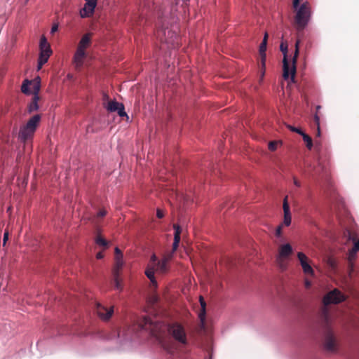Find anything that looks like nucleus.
Returning <instances> with one entry per match:
<instances>
[{
	"mask_svg": "<svg viewBox=\"0 0 359 359\" xmlns=\"http://www.w3.org/2000/svg\"><path fill=\"white\" fill-rule=\"evenodd\" d=\"M121 104V103H119L115 100H111L108 102L107 106H105V108L108 111L114 112L116 111Z\"/></svg>",
	"mask_w": 359,
	"mask_h": 359,
	"instance_id": "nucleus-23",
	"label": "nucleus"
},
{
	"mask_svg": "<svg viewBox=\"0 0 359 359\" xmlns=\"http://www.w3.org/2000/svg\"><path fill=\"white\" fill-rule=\"evenodd\" d=\"M297 258L299 260L304 273L307 275L313 276L314 271L309 264L308 257L304 253L299 252L297 253Z\"/></svg>",
	"mask_w": 359,
	"mask_h": 359,
	"instance_id": "nucleus-13",
	"label": "nucleus"
},
{
	"mask_svg": "<svg viewBox=\"0 0 359 359\" xmlns=\"http://www.w3.org/2000/svg\"><path fill=\"white\" fill-rule=\"evenodd\" d=\"M155 271L160 273H165L168 271V263L164 262L162 260L158 262L155 267Z\"/></svg>",
	"mask_w": 359,
	"mask_h": 359,
	"instance_id": "nucleus-22",
	"label": "nucleus"
},
{
	"mask_svg": "<svg viewBox=\"0 0 359 359\" xmlns=\"http://www.w3.org/2000/svg\"><path fill=\"white\" fill-rule=\"evenodd\" d=\"M44 64H42L41 62H40L39 60H38V65H37V69L38 70L41 69L43 67Z\"/></svg>",
	"mask_w": 359,
	"mask_h": 359,
	"instance_id": "nucleus-45",
	"label": "nucleus"
},
{
	"mask_svg": "<svg viewBox=\"0 0 359 359\" xmlns=\"http://www.w3.org/2000/svg\"><path fill=\"white\" fill-rule=\"evenodd\" d=\"M173 229L175 230V233H178V235H181L182 229H181V227L178 224H175L173 225Z\"/></svg>",
	"mask_w": 359,
	"mask_h": 359,
	"instance_id": "nucleus-36",
	"label": "nucleus"
},
{
	"mask_svg": "<svg viewBox=\"0 0 359 359\" xmlns=\"http://www.w3.org/2000/svg\"><path fill=\"white\" fill-rule=\"evenodd\" d=\"M41 120V116L39 114L33 116L27 123L23 126L19 133V137L23 142L31 139L36 131L37 126Z\"/></svg>",
	"mask_w": 359,
	"mask_h": 359,
	"instance_id": "nucleus-6",
	"label": "nucleus"
},
{
	"mask_svg": "<svg viewBox=\"0 0 359 359\" xmlns=\"http://www.w3.org/2000/svg\"><path fill=\"white\" fill-rule=\"evenodd\" d=\"M287 128H288L291 131H292V132H295V133H298V134H299V135H302V133H304V132H303V131H302V130H301V129L293 127V126H290V125H289V126H287Z\"/></svg>",
	"mask_w": 359,
	"mask_h": 359,
	"instance_id": "nucleus-35",
	"label": "nucleus"
},
{
	"mask_svg": "<svg viewBox=\"0 0 359 359\" xmlns=\"http://www.w3.org/2000/svg\"><path fill=\"white\" fill-rule=\"evenodd\" d=\"M200 304H201V311L199 313L198 316H199V318L201 319V322H203L205 318L206 303L202 296L200 297Z\"/></svg>",
	"mask_w": 359,
	"mask_h": 359,
	"instance_id": "nucleus-24",
	"label": "nucleus"
},
{
	"mask_svg": "<svg viewBox=\"0 0 359 359\" xmlns=\"http://www.w3.org/2000/svg\"><path fill=\"white\" fill-rule=\"evenodd\" d=\"M29 0H25V4H27Z\"/></svg>",
	"mask_w": 359,
	"mask_h": 359,
	"instance_id": "nucleus-50",
	"label": "nucleus"
},
{
	"mask_svg": "<svg viewBox=\"0 0 359 359\" xmlns=\"http://www.w3.org/2000/svg\"><path fill=\"white\" fill-rule=\"evenodd\" d=\"M8 232H5L4 234V245H5L6 241L8 240Z\"/></svg>",
	"mask_w": 359,
	"mask_h": 359,
	"instance_id": "nucleus-43",
	"label": "nucleus"
},
{
	"mask_svg": "<svg viewBox=\"0 0 359 359\" xmlns=\"http://www.w3.org/2000/svg\"><path fill=\"white\" fill-rule=\"evenodd\" d=\"M108 97H108V95H107V94H104V99H106V100H107V99H108Z\"/></svg>",
	"mask_w": 359,
	"mask_h": 359,
	"instance_id": "nucleus-49",
	"label": "nucleus"
},
{
	"mask_svg": "<svg viewBox=\"0 0 359 359\" xmlns=\"http://www.w3.org/2000/svg\"><path fill=\"white\" fill-rule=\"evenodd\" d=\"M294 26L297 32H302L309 24L311 17V8L309 2H304L294 9Z\"/></svg>",
	"mask_w": 359,
	"mask_h": 359,
	"instance_id": "nucleus-4",
	"label": "nucleus"
},
{
	"mask_svg": "<svg viewBox=\"0 0 359 359\" xmlns=\"http://www.w3.org/2000/svg\"><path fill=\"white\" fill-rule=\"evenodd\" d=\"M299 43H300V41L297 40V41L295 43V51L294 53V56L292 57V64L291 66L290 65L288 60H287V45L283 43H281L280 46V50L284 55V57L283 60V76L285 79H288L290 76L292 82H294V77H295V74H296V62H297V57H298L299 53Z\"/></svg>",
	"mask_w": 359,
	"mask_h": 359,
	"instance_id": "nucleus-3",
	"label": "nucleus"
},
{
	"mask_svg": "<svg viewBox=\"0 0 359 359\" xmlns=\"http://www.w3.org/2000/svg\"><path fill=\"white\" fill-rule=\"evenodd\" d=\"M320 108H321V107L320 105H318L316 107V113L313 116V124L316 127V135L318 136L320 135V117L318 115V112Z\"/></svg>",
	"mask_w": 359,
	"mask_h": 359,
	"instance_id": "nucleus-21",
	"label": "nucleus"
},
{
	"mask_svg": "<svg viewBox=\"0 0 359 359\" xmlns=\"http://www.w3.org/2000/svg\"><path fill=\"white\" fill-rule=\"evenodd\" d=\"M158 261L159 260H158L157 257L155 255H152L145 271L146 276L150 280L152 286L154 287H157V282L155 279L154 273L156 265Z\"/></svg>",
	"mask_w": 359,
	"mask_h": 359,
	"instance_id": "nucleus-11",
	"label": "nucleus"
},
{
	"mask_svg": "<svg viewBox=\"0 0 359 359\" xmlns=\"http://www.w3.org/2000/svg\"><path fill=\"white\" fill-rule=\"evenodd\" d=\"M156 216L158 218H163L164 217V213L161 210L158 209L156 212Z\"/></svg>",
	"mask_w": 359,
	"mask_h": 359,
	"instance_id": "nucleus-40",
	"label": "nucleus"
},
{
	"mask_svg": "<svg viewBox=\"0 0 359 359\" xmlns=\"http://www.w3.org/2000/svg\"><path fill=\"white\" fill-rule=\"evenodd\" d=\"M137 330H147L150 334L156 338L161 346L166 351H170V346L165 341L161 336L160 323L153 322L150 318L144 316L137 320Z\"/></svg>",
	"mask_w": 359,
	"mask_h": 359,
	"instance_id": "nucleus-2",
	"label": "nucleus"
},
{
	"mask_svg": "<svg viewBox=\"0 0 359 359\" xmlns=\"http://www.w3.org/2000/svg\"><path fill=\"white\" fill-rule=\"evenodd\" d=\"M267 39H268V34L265 33L264 39L262 40V42H265V43H267Z\"/></svg>",
	"mask_w": 359,
	"mask_h": 359,
	"instance_id": "nucleus-46",
	"label": "nucleus"
},
{
	"mask_svg": "<svg viewBox=\"0 0 359 359\" xmlns=\"http://www.w3.org/2000/svg\"><path fill=\"white\" fill-rule=\"evenodd\" d=\"M95 311L100 319L102 320H108L114 313V309L113 307L107 308L100 303H97Z\"/></svg>",
	"mask_w": 359,
	"mask_h": 359,
	"instance_id": "nucleus-12",
	"label": "nucleus"
},
{
	"mask_svg": "<svg viewBox=\"0 0 359 359\" xmlns=\"http://www.w3.org/2000/svg\"><path fill=\"white\" fill-rule=\"evenodd\" d=\"M283 224H280L278 225L276 229V236L277 237H280L282 236V229L283 227Z\"/></svg>",
	"mask_w": 359,
	"mask_h": 359,
	"instance_id": "nucleus-34",
	"label": "nucleus"
},
{
	"mask_svg": "<svg viewBox=\"0 0 359 359\" xmlns=\"http://www.w3.org/2000/svg\"><path fill=\"white\" fill-rule=\"evenodd\" d=\"M168 333L179 343L182 344H187V333L184 327L178 323H173L168 325Z\"/></svg>",
	"mask_w": 359,
	"mask_h": 359,
	"instance_id": "nucleus-7",
	"label": "nucleus"
},
{
	"mask_svg": "<svg viewBox=\"0 0 359 359\" xmlns=\"http://www.w3.org/2000/svg\"><path fill=\"white\" fill-rule=\"evenodd\" d=\"M91 43V34L87 33L85 34L81 39L80 40L77 49H80L81 50L86 51V48L90 46Z\"/></svg>",
	"mask_w": 359,
	"mask_h": 359,
	"instance_id": "nucleus-18",
	"label": "nucleus"
},
{
	"mask_svg": "<svg viewBox=\"0 0 359 359\" xmlns=\"http://www.w3.org/2000/svg\"><path fill=\"white\" fill-rule=\"evenodd\" d=\"M174 252H173L172 250V252H167L166 254H165L163 255V257L162 258L161 260L165 263H168L172 258V255H173Z\"/></svg>",
	"mask_w": 359,
	"mask_h": 359,
	"instance_id": "nucleus-32",
	"label": "nucleus"
},
{
	"mask_svg": "<svg viewBox=\"0 0 359 359\" xmlns=\"http://www.w3.org/2000/svg\"><path fill=\"white\" fill-rule=\"evenodd\" d=\"M21 90L25 94L32 93L34 95H39L40 90V79H37L33 81L25 80L21 87Z\"/></svg>",
	"mask_w": 359,
	"mask_h": 359,
	"instance_id": "nucleus-10",
	"label": "nucleus"
},
{
	"mask_svg": "<svg viewBox=\"0 0 359 359\" xmlns=\"http://www.w3.org/2000/svg\"><path fill=\"white\" fill-rule=\"evenodd\" d=\"M293 182H294V184L298 187H301V183L296 178V177H293Z\"/></svg>",
	"mask_w": 359,
	"mask_h": 359,
	"instance_id": "nucleus-41",
	"label": "nucleus"
},
{
	"mask_svg": "<svg viewBox=\"0 0 359 359\" xmlns=\"http://www.w3.org/2000/svg\"><path fill=\"white\" fill-rule=\"evenodd\" d=\"M95 242L98 245L102 246L104 248L108 247V242L101 236H97L95 239Z\"/></svg>",
	"mask_w": 359,
	"mask_h": 359,
	"instance_id": "nucleus-28",
	"label": "nucleus"
},
{
	"mask_svg": "<svg viewBox=\"0 0 359 359\" xmlns=\"http://www.w3.org/2000/svg\"><path fill=\"white\" fill-rule=\"evenodd\" d=\"M96 6V2H86L84 7L80 11L81 17L84 18L93 15Z\"/></svg>",
	"mask_w": 359,
	"mask_h": 359,
	"instance_id": "nucleus-16",
	"label": "nucleus"
},
{
	"mask_svg": "<svg viewBox=\"0 0 359 359\" xmlns=\"http://www.w3.org/2000/svg\"><path fill=\"white\" fill-rule=\"evenodd\" d=\"M58 29V25L57 24H55L53 25L52 28H51V33H54L55 32H57Z\"/></svg>",
	"mask_w": 359,
	"mask_h": 359,
	"instance_id": "nucleus-42",
	"label": "nucleus"
},
{
	"mask_svg": "<svg viewBox=\"0 0 359 359\" xmlns=\"http://www.w3.org/2000/svg\"><path fill=\"white\" fill-rule=\"evenodd\" d=\"M344 236L347 237V240L353 243V246L348 250V267L349 271V275L351 276V273L353 271V261L356 257V254L359 251V238H358L357 233L346 229L344 232Z\"/></svg>",
	"mask_w": 359,
	"mask_h": 359,
	"instance_id": "nucleus-5",
	"label": "nucleus"
},
{
	"mask_svg": "<svg viewBox=\"0 0 359 359\" xmlns=\"http://www.w3.org/2000/svg\"><path fill=\"white\" fill-rule=\"evenodd\" d=\"M266 43L262 42L259 46V64H260V81H262L265 74L266 68Z\"/></svg>",
	"mask_w": 359,
	"mask_h": 359,
	"instance_id": "nucleus-14",
	"label": "nucleus"
},
{
	"mask_svg": "<svg viewBox=\"0 0 359 359\" xmlns=\"http://www.w3.org/2000/svg\"><path fill=\"white\" fill-rule=\"evenodd\" d=\"M39 47H40V53H52V51L50 50V44L48 43L46 38L44 36H43L41 38Z\"/></svg>",
	"mask_w": 359,
	"mask_h": 359,
	"instance_id": "nucleus-19",
	"label": "nucleus"
},
{
	"mask_svg": "<svg viewBox=\"0 0 359 359\" xmlns=\"http://www.w3.org/2000/svg\"><path fill=\"white\" fill-rule=\"evenodd\" d=\"M39 100V95L33 96L32 101L29 105V111L32 112L39 109L38 101Z\"/></svg>",
	"mask_w": 359,
	"mask_h": 359,
	"instance_id": "nucleus-25",
	"label": "nucleus"
},
{
	"mask_svg": "<svg viewBox=\"0 0 359 359\" xmlns=\"http://www.w3.org/2000/svg\"><path fill=\"white\" fill-rule=\"evenodd\" d=\"M103 257H104V255H103L102 252H99L96 255V258L98 259L103 258Z\"/></svg>",
	"mask_w": 359,
	"mask_h": 359,
	"instance_id": "nucleus-44",
	"label": "nucleus"
},
{
	"mask_svg": "<svg viewBox=\"0 0 359 359\" xmlns=\"http://www.w3.org/2000/svg\"><path fill=\"white\" fill-rule=\"evenodd\" d=\"M345 295L338 289H334L329 292L323 299L324 306L322 309L321 315L325 324L323 344L325 350L330 352H335L337 349V344L335 337L330 327V313L327 306L331 304H339L345 301Z\"/></svg>",
	"mask_w": 359,
	"mask_h": 359,
	"instance_id": "nucleus-1",
	"label": "nucleus"
},
{
	"mask_svg": "<svg viewBox=\"0 0 359 359\" xmlns=\"http://www.w3.org/2000/svg\"><path fill=\"white\" fill-rule=\"evenodd\" d=\"M299 3H300V0H293V2H292L293 8L297 9V7H299L300 6Z\"/></svg>",
	"mask_w": 359,
	"mask_h": 359,
	"instance_id": "nucleus-39",
	"label": "nucleus"
},
{
	"mask_svg": "<svg viewBox=\"0 0 359 359\" xmlns=\"http://www.w3.org/2000/svg\"><path fill=\"white\" fill-rule=\"evenodd\" d=\"M120 273H113L114 286L117 290L122 289L121 280L119 278Z\"/></svg>",
	"mask_w": 359,
	"mask_h": 359,
	"instance_id": "nucleus-26",
	"label": "nucleus"
},
{
	"mask_svg": "<svg viewBox=\"0 0 359 359\" xmlns=\"http://www.w3.org/2000/svg\"><path fill=\"white\" fill-rule=\"evenodd\" d=\"M50 54L51 53H40L39 60L41 62L42 64L46 63Z\"/></svg>",
	"mask_w": 359,
	"mask_h": 359,
	"instance_id": "nucleus-31",
	"label": "nucleus"
},
{
	"mask_svg": "<svg viewBox=\"0 0 359 359\" xmlns=\"http://www.w3.org/2000/svg\"><path fill=\"white\" fill-rule=\"evenodd\" d=\"M123 257V253L118 247H116L115 248V257Z\"/></svg>",
	"mask_w": 359,
	"mask_h": 359,
	"instance_id": "nucleus-37",
	"label": "nucleus"
},
{
	"mask_svg": "<svg viewBox=\"0 0 359 359\" xmlns=\"http://www.w3.org/2000/svg\"><path fill=\"white\" fill-rule=\"evenodd\" d=\"M180 242V235H178V233H174V241L172 243V251L175 252L179 247V244Z\"/></svg>",
	"mask_w": 359,
	"mask_h": 359,
	"instance_id": "nucleus-29",
	"label": "nucleus"
},
{
	"mask_svg": "<svg viewBox=\"0 0 359 359\" xmlns=\"http://www.w3.org/2000/svg\"><path fill=\"white\" fill-rule=\"evenodd\" d=\"M305 285L307 288H309L311 286V282L308 280L305 281Z\"/></svg>",
	"mask_w": 359,
	"mask_h": 359,
	"instance_id": "nucleus-47",
	"label": "nucleus"
},
{
	"mask_svg": "<svg viewBox=\"0 0 359 359\" xmlns=\"http://www.w3.org/2000/svg\"><path fill=\"white\" fill-rule=\"evenodd\" d=\"M86 2H96L97 3V0H85Z\"/></svg>",
	"mask_w": 359,
	"mask_h": 359,
	"instance_id": "nucleus-48",
	"label": "nucleus"
},
{
	"mask_svg": "<svg viewBox=\"0 0 359 359\" xmlns=\"http://www.w3.org/2000/svg\"><path fill=\"white\" fill-rule=\"evenodd\" d=\"M293 252L290 244L286 243L280 245L278 248V255L276 262L282 270H285L287 267L285 260L292 255Z\"/></svg>",
	"mask_w": 359,
	"mask_h": 359,
	"instance_id": "nucleus-9",
	"label": "nucleus"
},
{
	"mask_svg": "<svg viewBox=\"0 0 359 359\" xmlns=\"http://www.w3.org/2000/svg\"><path fill=\"white\" fill-rule=\"evenodd\" d=\"M115 263L113 269V273H120L123 266V257H114Z\"/></svg>",
	"mask_w": 359,
	"mask_h": 359,
	"instance_id": "nucleus-20",
	"label": "nucleus"
},
{
	"mask_svg": "<svg viewBox=\"0 0 359 359\" xmlns=\"http://www.w3.org/2000/svg\"><path fill=\"white\" fill-rule=\"evenodd\" d=\"M283 212H284V217H283V222L281 223L285 226H288L291 224V212L290 210V205L287 202V196H285L283 200Z\"/></svg>",
	"mask_w": 359,
	"mask_h": 359,
	"instance_id": "nucleus-15",
	"label": "nucleus"
},
{
	"mask_svg": "<svg viewBox=\"0 0 359 359\" xmlns=\"http://www.w3.org/2000/svg\"><path fill=\"white\" fill-rule=\"evenodd\" d=\"M160 22L159 23H161V27L158 29L156 35L157 37L159 38L160 41L162 43H165L168 44H172L174 42V39H172V37L175 36L177 37V35L172 32L171 30L168 29V27H164L165 24L163 22V16H160Z\"/></svg>",
	"mask_w": 359,
	"mask_h": 359,
	"instance_id": "nucleus-8",
	"label": "nucleus"
},
{
	"mask_svg": "<svg viewBox=\"0 0 359 359\" xmlns=\"http://www.w3.org/2000/svg\"><path fill=\"white\" fill-rule=\"evenodd\" d=\"M107 214V211L105 210H100L97 213V217H103L106 215Z\"/></svg>",
	"mask_w": 359,
	"mask_h": 359,
	"instance_id": "nucleus-38",
	"label": "nucleus"
},
{
	"mask_svg": "<svg viewBox=\"0 0 359 359\" xmlns=\"http://www.w3.org/2000/svg\"><path fill=\"white\" fill-rule=\"evenodd\" d=\"M86 57V51L81 50L80 49H76V51L74 56V64L75 68L77 70H79L82 67Z\"/></svg>",
	"mask_w": 359,
	"mask_h": 359,
	"instance_id": "nucleus-17",
	"label": "nucleus"
},
{
	"mask_svg": "<svg viewBox=\"0 0 359 359\" xmlns=\"http://www.w3.org/2000/svg\"><path fill=\"white\" fill-rule=\"evenodd\" d=\"M116 111L121 117L127 116L126 113L125 112L124 105L123 104H120V106L118 107V109L116 110Z\"/></svg>",
	"mask_w": 359,
	"mask_h": 359,
	"instance_id": "nucleus-33",
	"label": "nucleus"
},
{
	"mask_svg": "<svg viewBox=\"0 0 359 359\" xmlns=\"http://www.w3.org/2000/svg\"><path fill=\"white\" fill-rule=\"evenodd\" d=\"M281 144V141H271L269 142L268 148L270 151H274L276 150L278 145Z\"/></svg>",
	"mask_w": 359,
	"mask_h": 359,
	"instance_id": "nucleus-30",
	"label": "nucleus"
},
{
	"mask_svg": "<svg viewBox=\"0 0 359 359\" xmlns=\"http://www.w3.org/2000/svg\"><path fill=\"white\" fill-rule=\"evenodd\" d=\"M302 136L303 140L306 144V147L309 149H311V148L313 147V142H312L311 137L304 133H302Z\"/></svg>",
	"mask_w": 359,
	"mask_h": 359,
	"instance_id": "nucleus-27",
	"label": "nucleus"
}]
</instances>
